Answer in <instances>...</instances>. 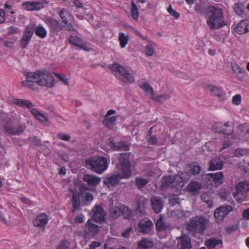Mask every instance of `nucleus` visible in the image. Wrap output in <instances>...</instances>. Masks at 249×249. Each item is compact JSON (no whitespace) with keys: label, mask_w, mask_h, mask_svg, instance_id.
I'll return each mask as SVG.
<instances>
[{"label":"nucleus","mask_w":249,"mask_h":249,"mask_svg":"<svg viewBox=\"0 0 249 249\" xmlns=\"http://www.w3.org/2000/svg\"><path fill=\"white\" fill-rule=\"evenodd\" d=\"M201 198L203 202H206L208 204L209 207L211 208L213 206L211 198L206 194H202L201 196Z\"/></svg>","instance_id":"obj_53"},{"label":"nucleus","mask_w":249,"mask_h":249,"mask_svg":"<svg viewBox=\"0 0 249 249\" xmlns=\"http://www.w3.org/2000/svg\"><path fill=\"white\" fill-rule=\"evenodd\" d=\"M110 215L113 219L118 218L121 215V210L118 207H112L110 208Z\"/></svg>","instance_id":"obj_47"},{"label":"nucleus","mask_w":249,"mask_h":249,"mask_svg":"<svg viewBox=\"0 0 249 249\" xmlns=\"http://www.w3.org/2000/svg\"><path fill=\"white\" fill-rule=\"evenodd\" d=\"M171 187L173 188L179 189L178 182L175 179V175L165 176L162 180V188Z\"/></svg>","instance_id":"obj_19"},{"label":"nucleus","mask_w":249,"mask_h":249,"mask_svg":"<svg viewBox=\"0 0 249 249\" xmlns=\"http://www.w3.org/2000/svg\"><path fill=\"white\" fill-rule=\"evenodd\" d=\"M209 176L216 186L219 185L223 182L224 175L222 172L210 173Z\"/></svg>","instance_id":"obj_34"},{"label":"nucleus","mask_w":249,"mask_h":249,"mask_svg":"<svg viewBox=\"0 0 249 249\" xmlns=\"http://www.w3.org/2000/svg\"><path fill=\"white\" fill-rule=\"evenodd\" d=\"M223 166V161L219 158H214L211 160L209 163L210 170H221Z\"/></svg>","instance_id":"obj_31"},{"label":"nucleus","mask_w":249,"mask_h":249,"mask_svg":"<svg viewBox=\"0 0 249 249\" xmlns=\"http://www.w3.org/2000/svg\"><path fill=\"white\" fill-rule=\"evenodd\" d=\"M235 32L239 34L243 35L249 32V22L247 20H242L235 27Z\"/></svg>","instance_id":"obj_25"},{"label":"nucleus","mask_w":249,"mask_h":249,"mask_svg":"<svg viewBox=\"0 0 249 249\" xmlns=\"http://www.w3.org/2000/svg\"><path fill=\"white\" fill-rule=\"evenodd\" d=\"M111 146L115 150L128 151L130 144L124 141H121L117 143L112 142H111Z\"/></svg>","instance_id":"obj_30"},{"label":"nucleus","mask_w":249,"mask_h":249,"mask_svg":"<svg viewBox=\"0 0 249 249\" xmlns=\"http://www.w3.org/2000/svg\"><path fill=\"white\" fill-rule=\"evenodd\" d=\"M35 24H31L27 26L24 35L20 40V47L25 48L30 42L34 33Z\"/></svg>","instance_id":"obj_13"},{"label":"nucleus","mask_w":249,"mask_h":249,"mask_svg":"<svg viewBox=\"0 0 249 249\" xmlns=\"http://www.w3.org/2000/svg\"><path fill=\"white\" fill-rule=\"evenodd\" d=\"M26 128L25 124L21 123L18 120L17 123L12 124L10 121L5 123L4 129L10 135L19 136L22 134Z\"/></svg>","instance_id":"obj_7"},{"label":"nucleus","mask_w":249,"mask_h":249,"mask_svg":"<svg viewBox=\"0 0 249 249\" xmlns=\"http://www.w3.org/2000/svg\"><path fill=\"white\" fill-rule=\"evenodd\" d=\"M236 190L233 195L234 198L240 202L244 201L247 197L245 193L249 191V181H240L236 186Z\"/></svg>","instance_id":"obj_9"},{"label":"nucleus","mask_w":249,"mask_h":249,"mask_svg":"<svg viewBox=\"0 0 249 249\" xmlns=\"http://www.w3.org/2000/svg\"><path fill=\"white\" fill-rule=\"evenodd\" d=\"M221 244H222L221 240L214 238H211L205 242V245L207 246L208 249H214L217 245Z\"/></svg>","instance_id":"obj_38"},{"label":"nucleus","mask_w":249,"mask_h":249,"mask_svg":"<svg viewBox=\"0 0 249 249\" xmlns=\"http://www.w3.org/2000/svg\"><path fill=\"white\" fill-rule=\"evenodd\" d=\"M86 166L92 171L101 174L107 168L108 162L106 158L103 157H93L85 161Z\"/></svg>","instance_id":"obj_3"},{"label":"nucleus","mask_w":249,"mask_h":249,"mask_svg":"<svg viewBox=\"0 0 249 249\" xmlns=\"http://www.w3.org/2000/svg\"><path fill=\"white\" fill-rule=\"evenodd\" d=\"M109 68L112 71H118L120 74L123 77L122 81L125 83H132L135 81L134 77L126 69L118 63H114L109 67Z\"/></svg>","instance_id":"obj_8"},{"label":"nucleus","mask_w":249,"mask_h":249,"mask_svg":"<svg viewBox=\"0 0 249 249\" xmlns=\"http://www.w3.org/2000/svg\"><path fill=\"white\" fill-rule=\"evenodd\" d=\"M118 39L120 42V47L122 48H124L128 42L129 36L128 35H125L123 33H120Z\"/></svg>","instance_id":"obj_42"},{"label":"nucleus","mask_w":249,"mask_h":249,"mask_svg":"<svg viewBox=\"0 0 249 249\" xmlns=\"http://www.w3.org/2000/svg\"><path fill=\"white\" fill-rule=\"evenodd\" d=\"M116 121V117L115 116H111L110 117H106L103 121V123L106 127L108 129H111L115 125Z\"/></svg>","instance_id":"obj_37"},{"label":"nucleus","mask_w":249,"mask_h":249,"mask_svg":"<svg viewBox=\"0 0 249 249\" xmlns=\"http://www.w3.org/2000/svg\"><path fill=\"white\" fill-rule=\"evenodd\" d=\"M94 214L92 218L96 222H102L105 220L106 213L100 206L94 208Z\"/></svg>","instance_id":"obj_22"},{"label":"nucleus","mask_w":249,"mask_h":249,"mask_svg":"<svg viewBox=\"0 0 249 249\" xmlns=\"http://www.w3.org/2000/svg\"><path fill=\"white\" fill-rule=\"evenodd\" d=\"M44 21L49 28L50 33L57 34L62 30L64 29L63 26H61L60 22L53 18L50 17H45Z\"/></svg>","instance_id":"obj_12"},{"label":"nucleus","mask_w":249,"mask_h":249,"mask_svg":"<svg viewBox=\"0 0 249 249\" xmlns=\"http://www.w3.org/2000/svg\"><path fill=\"white\" fill-rule=\"evenodd\" d=\"M207 89L211 92L213 95L217 96L220 101L225 100V93L221 88H219L214 85H209L207 87Z\"/></svg>","instance_id":"obj_24"},{"label":"nucleus","mask_w":249,"mask_h":249,"mask_svg":"<svg viewBox=\"0 0 249 249\" xmlns=\"http://www.w3.org/2000/svg\"><path fill=\"white\" fill-rule=\"evenodd\" d=\"M69 42L73 45L78 46L83 50H86L87 46L86 43L83 40L77 36H71L69 38Z\"/></svg>","instance_id":"obj_32"},{"label":"nucleus","mask_w":249,"mask_h":249,"mask_svg":"<svg viewBox=\"0 0 249 249\" xmlns=\"http://www.w3.org/2000/svg\"><path fill=\"white\" fill-rule=\"evenodd\" d=\"M135 201L137 204V211L141 214L146 213V208L147 204V199L141 196H137Z\"/></svg>","instance_id":"obj_20"},{"label":"nucleus","mask_w":249,"mask_h":249,"mask_svg":"<svg viewBox=\"0 0 249 249\" xmlns=\"http://www.w3.org/2000/svg\"><path fill=\"white\" fill-rule=\"evenodd\" d=\"M8 35H14L19 33L20 32L18 28L15 26H11L8 28Z\"/></svg>","instance_id":"obj_58"},{"label":"nucleus","mask_w":249,"mask_h":249,"mask_svg":"<svg viewBox=\"0 0 249 249\" xmlns=\"http://www.w3.org/2000/svg\"><path fill=\"white\" fill-rule=\"evenodd\" d=\"M190 192L196 193L198 192L201 188L200 184L197 181H191L188 186Z\"/></svg>","instance_id":"obj_43"},{"label":"nucleus","mask_w":249,"mask_h":249,"mask_svg":"<svg viewBox=\"0 0 249 249\" xmlns=\"http://www.w3.org/2000/svg\"><path fill=\"white\" fill-rule=\"evenodd\" d=\"M232 210V207L229 205L220 206L215 210L214 216L217 222L222 221L224 218Z\"/></svg>","instance_id":"obj_14"},{"label":"nucleus","mask_w":249,"mask_h":249,"mask_svg":"<svg viewBox=\"0 0 249 249\" xmlns=\"http://www.w3.org/2000/svg\"><path fill=\"white\" fill-rule=\"evenodd\" d=\"M208 11L209 19L207 21V23L211 29L220 28L226 25V23L223 20V12L221 9L210 6L208 7Z\"/></svg>","instance_id":"obj_2"},{"label":"nucleus","mask_w":249,"mask_h":249,"mask_svg":"<svg viewBox=\"0 0 249 249\" xmlns=\"http://www.w3.org/2000/svg\"><path fill=\"white\" fill-rule=\"evenodd\" d=\"M14 103L19 107L27 108L34 117L42 124H46L48 123V119L44 114L34 108V105L29 100L16 99L14 100Z\"/></svg>","instance_id":"obj_5"},{"label":"nucleus","mask_w":249,"mask_h":249,"mask_svg":"<svg viewBox=\"0 0 249 249\" xmlns=\"http://www.w3.org/2000/svg\"><path fill=\"white\" fill-rule=\"evenodd\" d=\"M233 9L235 13L239 16H242L244 14V5L242 3H235Z\"/></svg>","instance_id":"obj_44"},{"label":"nucleus","mask_w":249,"mask_h":249,"mask_svg":"<svg viewBox=\"0 0 249 249\" xmlns=\"http://www.w3.org/2000/svg\"><path fill=\"white\" fill-rule=\"evenodd\" d=\"M57 249H70L69 243L66 240L62 241Z\"/></svg>","instance_id":"obj_59"},{"label":"nucleus","mask_w":249,"mask_h":249,"mask_svg":"<svg viewBox=\"0 0 249 249\" xmlns=\"http://www.w3.org/2000/svg\"><path fill=\"white\" fill-rule=\"evenodd\" d=\"M156 230L159 231H163L170 228V225L166 223L163 220V216L160 214V218L156 223Z\"/></svg>","instance_id":"obj_33"},{"label":"nucleus","mask_w":249,"mask_h":249,"mask_svg":"<svg viewBox=\"0 0 249 249\" xmlns=\"http://www.w3.org/2000/svg\"><path fill=\"white\" fill-rule=\"evenodd\" d=\"M135 182V185L137 186V188L138 189H141L149 182V180L147 178H144L142 177H137Z\"/></svg>","instance_id":"obj_41"},{"label":"nucleus","mask_w":249,"mask_h":249,"mask_svg":"<svg viewBox=\"0 0 249 249\" xmlns=\"http://www.w3.org/2000/svg\"><path fill=\"white\" fill-rule=\"evenodd\" d=\"M150 201L154 211L157 213H160L163 207L161 198L159 196H153Z\"/></svg>","instance_id":"obj_23"},{"label":"nucleus","mask_w":249,"mask_h":249,"mask_svg":"<svg viewBox=\"0 0 249 249\" xmlns=\"http://www.w3.org/2000/svg\"><path fill=\"white\" fill-rule=\"evenodd\" d=\"M169 13L173 16L176 19H178L179 17L180 14L179 13L176 12L175 10L172 9L171 5H170L167 9Z\"/></svg>","instance_id":"obj_56"},{"label":"nucleus","mask_w":249,"mask_h":249,"mask_svg":"<svg viewBox=\"0 0 249 249\" xmlns=\"http://www.w3.org/2000/svg\"><path fill=\"white\" fill-rule=\"evenodd\" d=\"M124 178L121 174L107 175L104 179V183L108 187H114L119 184L121 179Z\"/></svg>","instance_id":"obj_16"},{"label":"nucleus","mask_w":249,"mask_h":249,"mask_svg":"<svg viewBox=\"0 0 249 249\" xmlns=\"http://www.w3.org/2000/svg\"><path fill=\"white\" fill-rule=\"evenodd\" d=\"M83 180L87 182L89 186H95L101 182V178L96 176L86 174L83 178Z\"/></svg>","instance_id":"obj_27"},{"label":"nucleus","mask_w":249,"mask_h":249,"mask_svg":"<svg viewBox=\"0 0 249 249\" xmlns=\"http://www.w3.org/2000/svg\"><path fill=\"white\" fill-rule=\"evenodd\" d=\"M48 4L46 0H40L37 1L26 2L23 4L24 9L29 11H37L42 9Z\"/></svg>","instance_id":"obj_15"},{"label":"nucleus","mask_w":249,"mask_h":249,"mask_svg":"<svg viewBox=\"0 0 249 249\" xmlns=\"http://www.w3.org/2000/svg\"><path fill=\"white\" fill-rule=\"evenodd\" d=\"M89 188L82 185L80 188V194L82 197L85 198L86 201H91L93 200L92 195L88 192Z\"/></svg>","instance_id":"obj_35"},{"label":"nucleus","mask_w":249,"mask_h":249,"mask_svg":"<svg viewBox=\"0 0 249 249\" xmlns=\"http://www.w3.org/2000/svg\"><path fill=\"white\" fill-rule=\"evenodd\" d=\"M15 40L7 41L2 38H0V43L9 49H14Z\"/></svg>","instance_id":"obj_52"},{"label":"nucleus","mask_w":249,"mask_h":249,"mask_svg":"<svg viewBox=\"0 0 249 249\" xmlns=\"http://www.w3.org/2000/svg\"><path fill=\"white\" fill-rule=\"evenodd\" d=\"M241 96L239 94L234 96L232 98V102L233 104L238 105L241 103Z\"/></svg>","instance_id":"obj_60"},{"label":"nucleus","mask_w":249,"mask_h":249,"mask_svg":"<svg viewBox=\"0 0 249 249\" xmlns=\"http://www.w3.org/2000/svg\"><path fill=\"white\" fill-rule=\"evenodd\" d=\"M201 168L198 165V164L196 163H194L192 164L191 166V168L190 169V172L192 175H197L200 172Z\"/></svg>","instance_id":"obj_51"},{"label":"nucleus","mask_w":249,"mask_h":249,"mask_svg":"<svg viewBox=\"0 0 249 249\" xmlns=\"http://www.w3.org/2000/svg\"><path fill=\"white\" fill-rule=\"evenodd\" d=\"M26 142L27 143L32 144L36 146H40L42 145L41 140L36 136L29 137Z\"/></svg>","instance_id":"obj_46"},{"label":"nucleus","mask_w":249,"mask_h":249,"mask_svg":"<svg viewBox=\"0 0 249 249\" xmlns=\"http://www.w3.org/2000/svg\"><path fill=\"white\" fill-rule=\"evenodd\" d=\"M57 138L64 141H69L71 139V136L64 134L62 132L58 133L57 135Z\"/></svg>","instance_id":"obj_57"},{"label":"nucleus","mask_w":249,"mask_h":249,"mask_svg":"<svg viewBox=\"0 0 249 249\" xmlns=\"http://www.w3.org/2000/svg\"><path fill=\"white\" fill-rule=\"evenodd\" d=\"M153 242L149 239L143 238L138 244L139 249H148L153 246Z\"/></svg>","instance_id":"obj_36"},{"label":"nucleus","mask_w":249,"mask_h":249,"mask_svg":"<svg viewBox=\"0 0 249 249\" xmlns=\"http://www.w3.org/2000/svg\"><path fill=\"white\" fill-rule=\"evenodd\" d=\"M153 228L152 221L148 219H143L140 221L138 230L139 232L145 234L149 232Z\"/></svg>","instance_id":"obj_17"},{"label":"nucleus","mask_w":249,"mask_h":249,"mask_svg":"<svg viewBox=\"0 0 249 249\" xmlns=\"http://www.w3.org/2000/svg\"><path fill=\"white\" fill-rule=\"evenodd\" d=\"M34 32H35L37 36L41 38H44L47 36V31L41 24L38 25L36 27H35Z\"/></svg>","instance_id":"obj_39"},{"label":"nucleus","mask_w":249,"mask_h":249,"mask_svg":"<svg viewBox=\"0 0 249 249\" xmlns=\"http://www.w3.org/2000/svg\"><path fill=\"white\" fill-rule=\"evenodd\" d=\"M48 218L47 215L44 213L38 215L34 221V225L36 227H43L48 223Z\"/></svg>","instance_id":"obj_28"},{"label":"nucleus","mask_w":249,"mask_h":249,"mask_svg":"<svg viewBox=\"0 0 249 249\" xmlns=\"http://www.w3.org/2000/svg\"><path fill=\"white\" fill-rule=\"evenodd\" d=\"M54 78L50 73L43 70L27 73L26 80L23 81L22 83L25 87L34 89V83L50 88L54 86Z\"/></svg>","instance_id":"obj_1"},{"label":"nucleus","mask_w":249,"mask_h":249,"mask_svg":"<svg viewBox=\"0 0 249 249\" xmlns=\"http://www.w3.org/2000/svg\"><path fill=\"white\" fill-rule=\"evenodd\" d=\"M130 153L120 154L117 166L123 175V177L125 178H129L132 175L130 169Z\"/></svg>","instance_id":"obj_6"},{"label":"nucleus","mask_w":249,"mask_h":249,"mask_svg":"<svg viewBox=\"0 0 249 249\" xmlns=\"http://www.w3.org/2000/svg\"><path fill=\"white\" fill-rule=\"evenodd\" d=\"M190 178V175L187 172H182L180 174L175 175V179L178 182L179 189L184 186L185 182H187Z\"/></svg>","instance_id":"obj_29"},{"label":"nucleus","mask_w":249,"mask_h":249,"mask_svg":"<svg viewBox=\"0 0 249 249\" xmlns=\"http://www.w3.org/2000/svg\"><path fill=\"white\" fill-rule=\"evenodd\" d=\"M170 97L171 96L170 94H164L156 97H152V99L156 102L162 103L165 100L169 99Z\"/></svg>","instance_id":"obj_50"},{"label":"nucleus","mask_w":249,"mask_h":249,"mask_svg":"<svg viewBox=\"0 0 249 249\" xmlns=\"http://www.w3.org/2000/svg\"><path fill=\"white\" fill-rule=\"evenodd\" d=\"M231 69L233 72L235 74L236 77L239 80H242L245 76L246 71L240 68L235 62L231 63Z\"/></svg>","instance_id":"obj_26"},{"label":"nucleus","mask_w":249,"mask_h":249,"mask_svg":"<svg viewBox=\"0 0 249 249\" xmlns=\"http://www.w3.org/2000/svg\"><path fill=\"white\" fill-rule=\"evenodd\" d=\"M54 75L55 76L59 79V80L61 81H62L64 84H65L66 85H68V79L66 77H63L59 73H54Z\"/></svg>","instance_id":"obj_61"},{"label":"nucleus","mask_w":249,"mask_h":249,"mask_svg":"<svg viewBox=\"0 0 249 249\" xmlns=\"http://www.w3.org/2000/svg\"><path fill=\"white\" fill-rule=\"evenodd\" d=\"M5 21V13L4 11L0 9V23H2Z\"/></svg>","instance_id":"obj_63"},{"label":"nucleus","mask_w":249,"mask_h":249,"mask_svg":"<svg viewBox=\"0 0 249 249\" xmlns=\"http://www.w3.org/2000/svg\"><path fill=\"white\" fill-rule=\"evenodd\" d=\"M80 192L79 193H74L72 195L71 201L73 208L72 212L74 210L78 209L80 205Z\"/></svg>","instance_id":"obj_40"},{"label":"nucleus","mask_w":249,"mask_h":249,"mask_svg":"<svg viewBox=\"0 0 249 249\" xmlns=\"http://www.w3.org/2000/svg\"><path fill=\"white\" fill-rule=\"evenodd\" d=\"M180 242L178 243V249H191L192 246L191 243L190 237L186 234H182L177 238Z\"/></svg>","instance_id":"obj_18"},{"label":"nucleus","mask_w":249,"mask_h":249,"mask_svg":"<svg viewBox=\"0 0 249 249\" xmlns=\"http://www.w3.org/2000/svg\"><path fill=\"white\" fill-rule=\"evenodd\" d=\"M57 9L59 10V8H57ZM58 14L62 23L64 24L63 26L64 29L69 31H74L75 29L71 23L69 22V19L73 18V17L71 12L66 8H62L60 9Z\"/></svg>","instance_id":"obj_10"},{"label":"nucleus","mask_w":249,"mask_h":249,"mask_svg":"<svg viewBox=\"0 0 249 249\" xmlns=\"http://www.w3.org/2000/svg\"><path fill=\"white\" fill-rule=\"evenodd\" d=\"M237 166L241 171L245 172L249 171V161L247 162L245 160L238 162Z\"/></svg>","instance_id":"obj_45"},{"label":"nucleus","mask_w":249,"mask_h":249,"mask_svg":"<svg viewBox=\"0 0 249 249\" xmlns=\"http://www.w3.org/2000/svg\"><path fill=\"white\" fill-rule=\"evenodd\" d=\"M149 43L145 47V53L146 55L151 56L154 52V48L153 46V43L150 40H148Z\"/></svg>","instance_id":"obj_48"},{"label":"nucleus","mask_w":249,"mask_h":249,"mask_svg":"<svg viewBox=\"0 0 249 249\" xmlns=\"http://www.w3.org/2000/svg\"><path fill=\"white\" fill-rule=\"evenodd\" d=\"M233 141H231V140H228V141H225L224 143H223V146L222 147L221 149V150H222L223 149H226L229 147H230L231 145H232V143H233Z\"/></svg>","instance_id":"obj_62"},{"label":"nucleus","mask_w":249,"mask_h":249,"mask_svg":"<svg viewBox=\"0 0 249 249\" xmlns=\"http://www.w3.org/2000/svg\"><path fill=\"white\" fill-rule=\"evenodd\" d=\"M140 86L145 92L150 93L152 96L154 95V90L151 86H150L148 83L146 82H142L140 84Z\"/></svg>","instance_id":"obj_49"},{"label":"nucleus","mask_w":249,"mask_h":249,"mask_svg":"<svg viewBox=\"0 0 249 249\" xmlns=\"http://www.w3.org/2000/svg\"><path fill=\"white\" fill-rule=\"evenodd\" d=\"M207 219L202 216H195L190 219L187 224V230L195 235L196 233L203 234L207 228Z\"/></svg>","instance_id":"obj_4"},{"label":"nucleus","mask_w":249,"mask_h":249,"mask_svg":"<svg viewBox=\"0 0 249 249\" xmlns=\"http://www.w3.org/2000/svg\"><path fill=\"white\" fill-rule=\"evenodd\" d=\"M173 213H174V214L177 215L178 217H185L187 216V214L190 213L189 212H185L179 209L175 210L173 212Z\"/></svg>","instance_id":"obj_54"},{"label":"nucleus","mask_w":249,"mask_h":249,"mask_svg":"<svg viewBox=\"0 0 249 249\" xmlns=\"http://www.w3.org/2000/svg\"><path fill=\"white\" fill-rule=\"evenodd\" d=\"M248 153L247 149L238 148L235 150L234 154L237 157H241L247 155Z\"/></svg>","instance_id":"obj_55"},{"label":"nucleus","mask_w":249,"mask_h":249,"mask_svg":"<svg viewBox=\"0 0 249 249\" xmlns=\"http://www.w3.org/2000/svg\"><path fill=\"white\" fill-rule=\"evenodd\" d=\"M213 130L216 133L231 136L233 132V125L232 123L227 122L224 124L218 122L212 126Z\"/></svg>","instance_id":"obj_11"},{"label":"nucleus","mask_w":249,"mask_h":249,"mask_svg":"<svg viewBox=\"0 0 249 249\" xmlns=\"http://www.w3.org/2000/svg\"><path fill=\"white\" fill-rule=\"evenodd\" d=\"M242 215L245 219L249 220V208L245 210L243 212Z\"/></svg>","instance_id":"obj_64"},{"label":"nucleus","mask_w":249,"mask_h":249,"mask_svg":"<svg viewBox=\"0 0 249 249\" xmlns=\"http://www.w3.org/2000/svg\"><path fill=\"white\" fill-rule=\"evenodd\" d=\"M86 229L84 230V236L86 238L89 234L93 235L97 234L99 231V227L91 223L90 219L88 220L86 224Z\"/></svg>","instance_id":"obj_21"}]
</instances>
